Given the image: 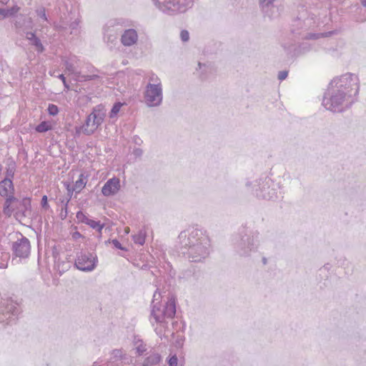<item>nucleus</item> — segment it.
I'll return each mask as SVG.
<instances>
[{
    "label": "nucleus",
    "instance_id": "1",
    "mask_svg": "<svg viewBox=\"0 0 366 366\" xmlns=\"http://www.w3.org/2000/svg\"><path fill=\"white\" fill-rule=\"evenodd\" d=\"M359 91L358 76L350 72L345 73L331 81L323 97L322 105L330 112H342L356 101Z\"/></svg>",
    "mask_w": 366,
    "mask_h": 366
},
{
    "label": "nucleus",
    "instance_id": "2",
    "mask_svg": "<svg viewBox=\"0 0 366 366\" xmlns=\"http://www.w3.org/2000/svg\"><path fill=\"white\" fill-rule=\"evenodd\" d=\"M317 15L320 16V14L306 9L300 11L292 24L291 33L295 37L302 39H317L338 33L337 30L328 31L331 26L330 16L325 14L322 17L317 19Z\"/></svg>",
    "mask_w": 366,
    "mask_h": 366
},
{
    "label": "nucleus",
    "instance_id": "3",
    "mask_svg": "<svg viewBox=\"0 0 366 366\" xmlns=\"http://www.w3.org/2000/svg\"><path fill=\"white\" fill-rule=\"evenodd\" d=\"M182 253L191 262H199L208 257L210 240L205 232L199 229H189L179 235Z\"/></svg>",
    "mask_w": 366,
    "mask_h": 366
},
{
    "label": "nucleus",
    "instance_id": "4",
    "mask_svg": "<svg viewBox=\"0 0 366 366\" xmlns=\"http://www.w3.org/2000/svg\"><path fill=\"white\" fill-rule=\"evenodd\" d=\"M246 187L258 198L275 200L282 197L280 186L269 177L254 182H247Z\"/></svg>",
    "mask_w": 366,
    "mask_h": 366
},
{
    "label": "nucleus",
    "instance_id": "5",
    "mask_svg": "<svg viewBox=\"0 0 366 366\" xmlns=\"http://www.w3.org/2000/svg\"><path fill=\"white\" fill-rule=\"evenodd\" d=\"M233 241L235 252L239 256L248 257L258 249L260 244L259 234L253 232L249 234L238 235Z\"/></svg>",
    "mask_w": 366,
    "mask_h": 366
},
{
    "label": "nucleus",
    "instance_id": "6",
    "mask_svg": "<svg viewBox=\"0 0 366 366\" xmlns=\"http://www.w3.org/2000/svg\"><path fill=\"white\" fill-rule=\"evenodd\" d=\"M106 117V109L99 104L93 108L92 112L86 117L84 124L79 128H76L77 134L82 132L86 135L93 134L102 124Z\"/></svg>",
    "mask_w": 366,
    "mask_h": 366
},
{
    "label": "nucleus",
    "instance_id": "7",
    "mask_svg": "<svg viewBox=\"0 0 366 366\" xmlns=\"http://www.w3.org/2000/svg\"><path fill=\"white\" fill-rule=\"evenodd\" d=\"M159 11L169 16L184 14L192 8V0H152Z\"/></svg>",
    "mask_w": 366,
    "mask_h": 366
},
{
    "label": "nucleus",
    "instance_id": "8",
    "mask_svg": "<svg viewBox=\"0 0 366 366\" xmlns=\"http://www.w3.org/2000/svg\"><path fill=\"white\" fill-rule=\"evenodd\" d=\"M62 61L65 66L66 71H68L69 74L73 75L74 80L77 81H87L100 78V76L95 73L97 72V70L92 66L91 69L89 70L92 73L91 74H82L78 69L80 60L75 55L64 57Z\"/></svg>",
    "mask_w": 366,
    "mask_h": 366
},
{
    "label": "nucleus",
    "instance_id": "9",
    "mask_svg": "<svg viewBox=\"0 0 366 366\" xmlns=\"http://www.w3.org/2000/svg\"><path fill=\"white\" fill-rule=\"evenodd\" d=\"M176 314V302L174 297H170L165 304L154 305L152 306L151 316L155 322L159 323L160 327H164L165 320L172 319Z\"/></svg>",
    "mask_w": 366,
    "mask_h": 366
},
{
    "label": "nucleus",
    "instance_id": "10",
    "mask_svg": "<svg viewBox=\"0 0 366 366\" xmlns=\"http://www.w3.org/2000/svg\"><path fill=\"white\" fill-rule=\"evenodd\" d=\"M16 239L12 242L13 255L20 260L28 259L31 254V243L28 238L21 233L16 234Z\"/></svg>",
    "mask_w": 366,
    "mask_h": 366
},
{
    "label": "nucleus",
    "instance_id": "11",
    "mask_svg": "<svg viewBox=\"0 0 366 366\" xmlns=\"http://www.w3.org/2000/svg\"><path fill=\"white\" fill-rule=\"evenodd\" d=\"M144 101L148 107H158L163 102V87L157 85H146Z\"/></svg>",
    "mask_w": 366,
    "mask_h": 366
},
{
    "label": "nucleus",
    "instance_id": "12",
    "mask_svg": "<svg viewBox=\"0 0 366 366\" xmlns=\"http://www.w3.org/2000/svg\"><path fill=\"white\" fill-rule=\"evenodd\" d=\"M97 258L94 254L81 252L77 254L75 265L81 271H92L97 264Z\"/></svg>",
    "mask_w": 366,
    "mask_h": 366
},
{
    "label": "nucleus",
    "instance_id": "13",
    "mask_svg": "<svg viewBox=\"0 0 366 366\" xmlns=\"http://www.w3.org/2000/svg\"><path fill=\"white\" fill-rule=\"evenodd\" d=\"M123 24L121 19H110L103 28L104 41L109 44L113 43L117 37L119 27Z\"/></svg>",
    "mask_w": 366,
    "mask_h": 366
},
{
    "label": "nucleus",
    "instance_id": "14",
    "mask_svg": "<svg viewBox=\"0 0 366 366\" xmlns=\"http://www.w3.org/2000/svg\"><path fill=\"white\" fill-rule=\"evenodd\" d=\"M120 179L113 177L108 179L102 188V194L104 197H111L117 194L120 190Z\"/></svg>",
    "mask_w": 366,
    "mask_h": 366
},
{
    "label": "nucleus",
    "instance_id": "15",
    "mask_svg": "<svg viewBox=\"0 0 366 366\" xmlns=\"http://www.w3.org/2000/svg\"><path fill=\"white\" fill-rule=\"evenodd\" d=\"M139 35L136 29H125L120 38L121 43L124 46H132L137 44Z\"/></svg>",
    "mask_w": 366,
    "mask_h": 366
},
{
    "label": "nucleus",
    "instance_id": "16",
    "mask_svg": "<svg viewBox=\"0 0 366 366\" xmlns=\"http://www.w3.org/2000/svg\"><path fill=\"white\" fill-rule=\"evenodd\" d=\"M19 203L20 202L18 199L13 196H9L4 202L3 209L4 214L10 217L14 212L19 213Z\"/></svg>",
    "mask_w": 366,
    "mask_h": 366
},
{
    "label": "nucleus",
    "instance_id": "17",
    "mask_svg": "<svg viewBox=\"0 0 366 366\" xmlns=\"http://www.w3.org/2000/svg\"><path fill=\"white\" fill-rule=\"evenodd\" d=\"M274 0H259L263 12L269 18H275L279 15V9L273 4Z\"/></svg>",
    "mask_w": 366,
    "mask_h": 366
},
{
    "label": "nucleus",
    "instance_id": "18",
    "mask_svg": "<svg viewBox=\"0 0 366 366\" xmlns=\"http://www.w3.org/2000/svg\"><path fill=\"white\" fill-rule=\"evenodd\" d=\"M25 38L29 41V44L34 47L35 50L41 53L44 51V47L41 43V39L36 36L35 32L32 31H26Z\"/></svg>",
    "mask_w": 366,
    "mask_h": 366
},
{
    "label": "nucleus",
    "instance_id": "19",
    "mask_svg": "<svg viewBox=\"0 0 366 366\" xmlns=\"http://www.w3.org/2000/svg\"><path fill=\"white\" fill-rule=\"evenodd\" d=\"M2 312L16 316L19 313L18 304L12 300L8 299L3 303Z\"/></svg>",
    "mask_w": 366,
    "mask_h": 366
},
{
    "label": "nucleus",
    "instance_id": "20",
    "mask_svg": "<svg viewBox=\"0 0 366 366\" xmlns=\"http://www.w3.org/2000/svg\"><path fill=\"white\" fill-rule=\"evenodd\" d=\"M79 21L78 19H76L74 21L70 22L69 24L66 21H61L58 25H56V28L59 29L66 30L67 29H70L71 34H76L79 31Z\"/></svg>",
    "mask_w": 366,
    "mask_h": 366
},
{
    "label": "nucleus",
    "instance_id": "21",
    "mask_svg": "<svg viewBox=\"0 0 366 366\" xmlns=\"http://www.w3.org/2000/svg\"><path fill=\"white\" fill-rule=\"evenodd\" d=\"M14 190L12 181L10 178H5L0 182V195L7 197Z\"/></svg>",
    "mask_w": 366,
    "mask_h": 366
},
{
    "label": "nucleus",
    "instance_id": "22",
    "mask_svg": "<svg viewBox=\"0 0 366 366\" xmlns=\"http://www.w3.org/2000/svg\"><path fill=\"white\" fill-rule=\"evenodd\" d=\"M18 6H14L10 9L0 8V21L9 16H13L19 11Z\"/></svg>",
    "mask_w": 366,
    "mask_h": 366
},
{
    "label": "nucleus",
    "instance_id": "23",
    "mask_svg": "<svg viewBox=\"0 0 366 366\" xmlns=\"http://www.w3.org/2000/svg\"><path fill=\"white\" fill-rule=\"evenodd\" d=\"M86 177L84 174H81L79 177V179L74 182L72 192H75L76 193H79L86 186Z\"/></svg>",
    "mask_w": 366,
    "mask_h": 366
},
{
    "label": "nucleus",
    "instance_id": "24",
    "mask_svg": "<svg viewBox=\"0 0 366 366\" xmlns=\"http://www.w3.org/2000/svg\"><path fill=\"white\" fill-rule=\"evenodd\" d=\"M111 360L113 362L122 361L127 359V353L122 349H115L111 352Z\"/></svg>",
    "mask_w": 366,
    "mask_h": 366
},
{
    "label": "nucleus",
    "instance_id": "25",
    "mask_svg": "<svg viewBox=\"0 0 366 366\" xmlns=\"http://www.w3.org/2000/svg\"><path fill=\"white\" fill-rule=\"evenodd\" d=\"M161 360V356L158 353H152L148 356L143 364V366H152L158 364Z\"/></svg>",
    "mask_w": 366,
    "mask_h": 366
},
{
    "label": "nucleus",
    "instance_id": "26",
    "mask_svg": "<svg viewBox=\"0 0 366 366\" xmlns=\"http://www.w3.org/2000/svg\"><path fill=\"white\" fill-rule=\"evenodd\" d=\"M134 349L139 355H142L147 350V345L142 340L135 337L134 340Z\"/></svg>",
    "mask_w": 366,
    "mask_h": 366
},
{
    "label": "nucleus",
    "instance_id": "27",
    "mask_svg": "<svg viewBox=\"0 0 366 366\" xmlns=\"http://www.w3.org/2000/svg\"><path fill=\"white\" fill-rule=\"evenodd\" d=\"M146 233L143 230H139L137 234L132 236L133 241L135 244L143 245L145 242Z\"/></svg>",
    "mask_w": 366,
    "mask_h": 366
},
{
    "label": "nucleus",
    "instance_id": "28",
    "mask_svg": "<svg viewBox=\"0 0 366 366\" xmlns=\"http://www.w3.org/2000/svg\"><path fill=\"white\" fill-rule=\"evenodd\" d=\"M51 129L52 126L51 123L44 121L36 127L35 130L39 133H44L51 130Z\"/></svg>",
    "mask_w": 366,
    "mask_h": 366
},
{
    "label": "nucleus",
    "instance_id": "29",
    "mask_svg": "<svg viewBox=\"0 0 366 366\" xmlns=\"http://www.w3.org/2000/svg\"><path fill=\"white\" fill-rule=\"evenodd\" d=\"M148 83L147 85H157L158 86H162V81L158 76L154 73H151L148 75Z\"/></svg>",
    "mask_w": 366,
    "mask_h": 366
},
{
    "label": "nucleus",
    "instance_id": "30",
    "mask_svg": "<svg viewBox=\"0 0 366 366\" xmlns=\"http://www.w3.org/2000/svg\"><path fill=\"white\" fill-rule=\"evenodd\" d=\"M20 203L19 204V212H21V213H23L24 214V212H26L29 208H30V205H31V202H30V199L29 198H24L22 200H19Z\"/></svg>",
    "mask_w": 366,
    "mask_h": 366
},
{
    "label": "nucleus",
    "instance_id": "31",
    "mask_svg": "<svg viewBox=\"0 0 366 366\" xmlns=\"http://www.w3.org/2000/svg\"><path fill=\"white\" fill-rule=\"evenodd\" d=\"M86 224L98 232H101L104 227V224H102L99 221H95L92 219H89Z\"/></svg>",
    "mask_w": 366,
    "mask_h": 366
},
{
    "label": "nucleus",
    "instance_id": "32",
    "mask_svg": "<svg viewBox=\"0 0 366 366\" xmlns=\"http://www.w3.org/2000/svg\"><path fill=\"white\" fill-rule=\"evenodd\" d=\"M122 105H123V104H122L121 102H117L113 105V107L111 109V112L109 113V117L111 119L117 117Z\"/></svg>",
    "mask_w": 366,
    "mask_h": 366
},
{
    "label": "nucleus",
    "instance_id": "33",
    "mask_svg": "<svg viewBox=\"0 0 366 366\" xmlns=\"http://www.w3.org/2000/svg\"><path fill=\"white\" fill-rule=\"evenodd\" d=\"M69 200L70 199H68L65 202L64 200L61 201V203L64 204V206L61 207V212L59 214L60 218L61 219H66L68 215V203Z\"/></svg>",
    "mask_w": 366,
    "mask_h": 366
},
{
    "label": "nucleus",
    "instance_id": "34",
    "mask_svg": "<svg viewBox=\"0 0 366 366\" xmlns=\"http://www.w3.org/2000/svg\"><path fill=\"white\" fill-rule=\"evenodd\" d=\"M283 47L284 49H285V51L290 54H292V55H297L299 54V52L296 51V49L295 48V45L294 44H291V45H287V43H284L283 44Z\"/></svg>",
    "mask_w": 366,
    "mask_h": 366
},
{
    "label": "nucleus",
    "instance_id": "35",
    "mask_svg": "<svg viewBox=\"0 0 366 366\" xmlns=\"http://www.w3.org/2000/svg\"><path fill=\"white\" fill-rule=\"evenodd\" d=\"M48 113L51 116H56L59 113V108L56 105L49 104L47 108Z\"/></svg>",
    "mask_w": 366,
    "mask_h": 366
},
{
    "label": "nucleus",
    "instance_id": "36",
    "mask_svg": "<svg viewBox=\"0 0 366 366\" xmlns=\"http://www.w3.org/2000/svg\"><path fill=\"white\" fill-rule=\"evenodd\" d=\"M76 218L78 219L79 221L83 222V223H86V222L88 221V219H89L84 212H82L81 211H79L77 213H76Z\"/></svg>",
    "mask_w": 366,
    "mask_h": 366
},
{
    "label": "nucleus",
    "instance_id": "37",
    "mask_svg": "<svg viewBox=\"0 0 366 366\" xmlns=\"http://www.w3.org/2000/svg\"><path fill=\"white\" fill-rule=\"evenodd\" d=\"M180 39L183 42H187L189 40V33L187 30L183 29L180 32Z\"/></svg>",
    "mask_w": 366,
    "mask_h": 366
},
{
    "label": "nucleus",
    "instance_id": "38",
    "mask_svg": "<svg viewBox=\"0 0 366 366\" xmlns=\"http://www.w3.org/2000/svg\"><path fill=\"white\" fill-rule=\"evenodd\" d=\"M36 14L37 15L41 18L42 19H44V21H47L48 19H47V17H46V13H45V9L44 8H40V9H38L36 10Z\"/></svg>",
    "mask_w": 366,
    "mask_h": 366
},
{
    "label": "nucleus",
    "instance_id": "39",
    "mask_svg": "<svg viewBox=\"0 0 366 366\" xmlns=\"http://www.w3.org/2000/svg\"><path fill=\"white\" fill-rule=\"evenodd\" d=\"M160 298H161V294L159 293L157 291H156L153 295L152 306L154 305H159L158 301L160 300Z\"/></svg>",
    "mask_w": 366,
    "mask_h": 366
},
{
    "label": "nucleus",
    "instance_id": "40",
    "mask_svg": "<svg viewBox=\"0 0 366 366\" xmlns=\"http://www.w3.org/2000/svg\"><path fill=\"white\" fill-rule=\"evenodd\" d=\"M41 207L44 208V209H48L49 207V205L48 204V199H47V197L46 195H44L41 198Z\"/></svg>",
    "mask_w": 366,
    "mask_h": 366
},
{
    "label": "nucleus",
    "instance_id": "41",
    "mask_svg": "<svg viewBox=\"0 0 366 366\" xmlns=\"http://www.w3.org/2000/svg\"><path fill=\"white\" fill-rule=\"evenodd\" d=\"M177 357L176 355L171 357L168 361V364L169 366H177Z\"/></svg>",
    "mask_w": 366,
    "mask_h": 366
},
{
    "label": "nucleus",
    "instance_id": "42",
    "mask_svg": "<svg viewBox=\"0 0 366 366\" xmlns=\"http://www.w3.org/2000/svg\"><path fill=\"white\" fill-rule=\"evenodd\" d=\"M287 75H288V71H286V70L281 71L278 74V79L280 81H283V80H285L287 77Z\"/></svg>",
    "mask_w": 366,
    "mask_h": 366
},
{
    "label": "nucleus",
    "instance_id": "43",
    "mask_svg": "<svg viewBox=\"0 0 366 366\" xmlns=\"http://www.w3.org/2000/svg\"><path fill=\"white\" fill-rule=\"evenodd\" d=\"M112 243L114 245V247H115L116 248L121 249V250H125V248L122 246L121 243L117 239H113L112 241Z\"/></svg>",
    "mask_w": 366,
    "mask_h": 366
},
{
    "label": "nucleus",
    "instance_id": "44",
    "mask_svg": "<svg viewBox=\"0 0 366 366\" xmlns=\"http://www.w3.org/2000/svg\"><path fill=\"white\" fill-rule=\"evenodd\" d=\"M133 153L135 155V157H139L142 155L143 152L141 149L137 148L134 150Z\"/></svg>",
    "mask_w": 366,
    "mask_h": 366
},
{
    "label": "nucleus",
    "instance_id": "45",
    "mask_svg": "<svg viewBox=\"0 0 366 366\" xmlns=\"http://www.w3.org/2000/svg\"><path fill=\"white\" fill-rule=\"evenodd\" d=\"M25 24H26V25H25L26 28H31L32 24H33L31 19L27 18L26 20L25 21Z\"/></svg>",
    "mask_w": 366,
    "mask_h": 366
},
{
    "label": "nucleus",
    "instance_id": "46",
    "mask_svg": "<svg viewBox=\"0 0 366 366\" xmlns=\"http://www.w3.org/2000/svg\"><path fill=\"white\" fill-rule=\"evenodd\" d=\"M15 25L17 28L19 29L23 27V25L19 21H16Z\"/></svg>",
    "mask_w": 366,
    "mask_h": 366
},
{
    "label": "nucleus",
    "instance_id": "47",
    "mask_svg": "<svg viewBox=\"0 0 366 366\" xmlns=\"http://www.w3.org/2000/svg\"><path fill=\"white\" fill-rule=\"evenodd\" d=\"M58 77L62 81V82L66 81V79H65L64 74H59Z\"/></svg>",
    "mask_w": 366,
    "mask_h": 366
},
{
    "label": "nucleus",
    "instance_id": "48",
    "mask_svg": "<svg viewBox=\"0 0 366 366\" xmlns=\"http://www.w3.org/2000/svg\"><path fill=\"white\" fill-rule=\"evenodd\" d=\"M198 66H199V69H201L202 67H205L206 66V64H202L200 62L198 63Z\"/></svg>",
    "mask_w": 366,
    "mask_h": 366
},
{
    "label": "nucleus",
    "instance_id": "49",
    "mask_svg": "<svg viewBox=\"0 0 366 366\" xmlns=\"http://www.w3.org/2000/svg\"><path fill=\"white\" fill-rule=\"evenodd\" d=\"M9 1V0H0V3L2 4H6Z\"/></svg>",
    "mask_w": 366,
    "mask_h": 366
},
{
    "label": "nucleus",
    "instance_id": "50",
    "mask_svg": "<svg viewBox=\"0 0 366 366\" xmlns=\"http://www.w3.org/2000/svg\"><path fill=\"white\" fill-rule=\"evenodd\" d=\"M63 84H64V87H65L66 89H69V86L68 84L66 83V81H64L63 82Z\"/></svg>",
    "mask_w": 366,
    "mask_h": 366
},
{
    "label": "nucleus",
    "instance_id": "51",
    "mask_svg": "<svg viewBox=\"0 0 366 366\" xmlns=\"http://www.w3.org/2000/svg\"><path fill=\"white\" fill-rule=\"evenodd\" d=\"M361 4L363 6L366 7V0H361Z\"/></svg>",
    "mask_w": 366,
    "mask_h": 366
},
{
    "label": "nucleus",
    "instance_id": "52",
    "mask_svg": "<svg viewBox=\"0 0 366 366\" xmlns=\"http://www.w3.org/2000/svg\"><path fill=\"white\" fill-rule=\"evenodd\" d=\"M81 234L79 232H75L74 234V237H80Z\"/></svg>",
    "mask_w": 366,
    "mask_h": 366
},
{
    "label": "nucleus",
    "instance_id": "53",
    "mask_svg": "<svg viewBox=\"0 0 366 366\" xmlns=\"http://www.w3.org/2000/svg\"><path fill=\"white\" fill-rule=\"evenodd\" d=\"M262 262H263L264 264H267V259L265 257L262 258Z\"/></svg>",
    "mask_w": 366,
    "mask_h": 366
},
{
    "label": "nucleus",
    "instance_id": "54",
    "mask_svg": "<svg viewBox=\"0 0 366 366\" xmlns=\"http://www.w3.org/2000/svg\"><path fill=\"white\" fill-rule=\"evenodd\" d=\"M155 330H156V332H157V333L158 335H161V334H162V330H160V331H159V332H158V331H157V330H158V328H155Z\"/></svg>",
    "mask_w": 366,
    "mask_h": 366
},
{
    "label": "nucleus",
    "instance_id": "55",
    "mask_svg": "<svg viewBox=\"0 0 366 366\" xmlns=\"http://www.w3.org/2000/svg\"><path fill=\"white\" fill-rule=\"evenodd\" d=\"M10 173H11V174H8L7 175H8V176H11V177H13L14 173H13V172H12V171H11V172H10Z\"/></svg>",
    "mask_w": 366,
    "mask_h": 366
},
{
    "label": "nucleus",
    "instance_id": "56",
    "mask_svg": "<svg viewBox=\"0 0 366 366\" xmlns=\"http://www.w3.org/2000/svg\"><path fill=\"white\" fill-rule=\"evenodd\" d=\"M139 142H142L141 139L138 138V140H137L136 144H139Z\"/></svg>",
    "mask_w": 366,
    "mask_h": 366
},
{
    "label": "nucleus",
    "instance_id": "57",
    "mask_svg": "<svg viewBox=\"0 0 366 366\" xmlns=\"http://www.w3.org/2000/svg\"><path fill=\"white\" fill-rule=\"evenodd\" d=\"M139 142H142L141 139L138 138V140H137L136 144H139Z\"/></svg>",
    "mask_w": 366,
    "mask_h": 366
},
{
    "label": "nucleus",
    "instance_id": "58",
    "mask_svg": "<svg viewBox=\"0 0 366 366\" xmlns=\"http://www.w3.org/2000/svg\"><path fill=\"white\" fill-rule=\"evenodd\" d=\"M139 142H142L141 139L138 138V140H137L136 144H139Z\"/></svg>",
    "mask_w": 366,
    "mask_h": 366
},
{
    "label": "nucleus",
    "instance_id": "59",
    "mask_svg": "<svg viewBox=\"0 0 366 366\" xmlns=\"http://www.w3.org/2000/svg\"><path fill=\"white\" fill-rule=\"evenodd\" d=\"M67 189H68L69 192H71V189H70V188H69V185H68V187H67Z\"/></svg>",
    "mask_w": 366,
    "mask_h": 366
},
{
    "label": "nucleus",
    "instance_id": "60",
    "mask_svg": "<svg viewBox=\"0 0 366 366\" xmlns=\"http://www.w3.org/2000/svg\"><path fill=\"white\" fill-rule=\"evenodd\" d=\"M192 6H194V0H192Z\"/></svg>",
    "mask_w": 366,
    "mask_h": 366
}]
</instances>
